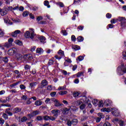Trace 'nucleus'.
Instances as JSON below:
<instances>
[{"label":"nucleus","instance_id":"obj_1","mask_svg":"<svg viewBox=\"0 0 126 126\" xmlns=\"http://www.w3.org/2000/svg\"><path fill=\"white\" fill-rule=\"evenodd\" d=\"M111 114H112L114 117H120V116H121L120 111L117 109H116V108H111Z\"/></svg>","mask_w":126,"mask_h":126},{"label":"nucleus","instance_id":"obj_2","mask_svg":"<svg viewBox=\"0 0 126 126\" xmlns=\"http://www.w3.org/2000/svg\"><path fill=\"white\" fill-rule=\"evenodd\" d=\"M117 72L118 75L121 76V75H124V66H119L117 68Z\"/></svg>","mask_w":126,"mask_h":126},{"label":"nucleus","instance_id":"obj_3","mask_svg":"<svg viewBox=\"0 0 126 126\" xmlns=\"http://www.w3.org/2000/svg\"><path fill=\"white\" fill-rule=\"evenodd\" d=\"M51 101L54 102V106L55 107H61V106H63V104L60 103V101L56 98L51 99Z\"/></svg>","mask_w":126,"mask_h":126},{"label":"nucleus","instance_id":"obj_4","mask_svg":"<svg viewBox=\"0 0 126 126\" xmlns=\"http://www.w3.org/2000/svg\"><path fill=\"white\" fill-rule=\"evenodd\" d=\"M17 51V49L16 48H11L8 51L7 54L9 56H13V55H14Z\"/></svg>","mask_w":126,"mask_h":126},{"label":"nucleus","instance_id":"obj_5","mask_svg":"<svg viewBox=\"0 0 126 126\" xmlns=\"http://www.w3.org/2000/svg\"><path fill=\"white\" fill-rule=\"evenodd\" d=\"M8 43H5L3 46L4 47H6V48H9V47H11L12 46V42H13V39L12 38H9L8 40Z\"/></svg>","mask_w":126,"mask_h":126},{"label":"nucleus","instance_id":"obj_6","mask_svg":"<svg viewBox=\"0 0 126 126\" xmlns=\"http://www.w3.org/2000/svg\"><path fill=\"white\" fill-rule=\"evenodd\" d=\"M59 112H60V110L58 109H54L51 111L52 114H53V117L56 118H58V116H59Z\"/></svg>","mask_w":126,"mask_h":126},{"label":"nucleus","instance_id":"obj_7","mask_svg":"<svg viewBox=\"0 0 126 126\" xmlns=\"http://www.w3.org/2000/svg\"><path fill=\"white\" fill-rule=\"evenodd\" d=\"M82 100L83 103H89V99L87 98L85 96H82L81 101Z\"/></svg>","mask_w":126,"mask_h":126},{"label":"nucleus","instance_id":"obj_8","mask_svg":"<svg viewBox=\"0 0 126 126\" xmlns=\"http://www.w3.org/2000/svg\"><path fill=\"white\" fill-rule=\"evenodd\" d=\"M36 40H40V42H44L45 40H46V38H45L44 36H39V35H37L36 37Z\"/></svg>","mask_w":126,"mask_h":126},{"label":"nucleus","instance_id":"obj_9","mask_svg":"<svg viewBox=\"0 0 126 126\" xmlns=\"http://www.w3.org/2000/svg\"><path fill=\"white\" fill-rule=\"evenodd\" d=\"M30 30L32 31L31 36H30V38L32 40V39H34V36H35V32H34V29L31 28L30 29Z\"/></svg>","mask_w":126,"mask_h":126},{"label":"nucleus","instance_id":"obj_10","mask_svg":"<svg viewBox=\"0 0 126 126\" xmlns=\"http://www.w3.org/2000/svg\"><path fill=\"white\" fill-rule=\"evenodd\" d=\"M22 109L21 108L16 107L13 110V113H14V114H17V113L20 112V111H22Z\"/></svg>","mask_w":126,"mask_h":126},{"label":"nucleus","instance_id":"obj_11","mask_svg":"<svg viewBox=\"0 0 126 126\" xmlns=\"http://www.w3.org/2000/svg\"><path fill=\"white\" fill-rule=\"evenodd\" d=\"M37 54H43L44 53V50L42 48H37L36 50Z\"/></svg>","mask_w":126,"mask_h":126},{"label":"nucleus","instance_id":"obj_12","mask_svg":"<svg viewBox=\"0 0 126 126\" xmlns=\"http://www.w3.org/2000/svg\"><path fill=\"white\" fill-rule=\"evenodd\" d=\"M80 95V92H74L73 93V96L74 98H78Z\"/></svg>","mask_w":126,"mask_h":126},{"label":"nucleus","instance_id":"obj_13","mask_svg":"<svg viewBox=\"0 0 126 126\" xmlns=\"http://www.w3.org/2000/svg\"><path fill=\"white\" fill-rule=\"evenodd\" d=\"M20 33H21V32L20 30H16L12 34V36L13 37H16L17 36V34H19Z\"/></svg>","mask_w":126,"mask_h":126},{"label":"nucleus","instance_id":"obj_14","mask_svg":"<svg viewBox=\"0 0 126 126\" xmlns=\"http://www.w3.org/2000/svg\"><path fill=\"white\" fill-rule=\"evenodd\" d=\"M37 84H38V83L36 82L30 83L29 87L30 88H34V87L37 85Z\"/></svg>","mask_w":126,"mask_h":126},{"label":"nucleus","instance_id":"obj_15","mask_svg":"<svg viewBox=\"0 0 126 126\" xmlns=\"http://www.w3.org/2000/svg\"><path fill=\"white\" fill-rule=\"evenodd\" d=\"M41 87H44L45 86H47L48 85V82H47V80H43L41 81Z\"/></svg>","mask_w":126,"mask_h":126},{"label":"nucleus","instance_id":"obj_16","mask_svg":"<svg viewBox=\"0 0 126 126\" xmlns=\"http://www.w3.org/2000/svg\"><path fill=\"white\" fill-rule=\"evenodd\" d=\"M77 110V108H76L75 106H71L69 108V111L70 112H75Z\"/></svg>","mask_w":126,"mask_h":126},{"label":"nucleus","instance_id":"obj_17","mask_svg":"<svg viewBox=\"0 0 126 126\" xmlns=\"http://www.w3.org/2000/svg\"><path fill=\"white\" fill-rule=\"evenodd\" d=\"M44 4L45 6H47L48 8H50V7H51V5H50V2L47 0L44 1Z\"/></svg>","mask_w":126,"mask_h":126},{"label":"nucleus","instance_id":"obj_18","mask_svg":"<svg viewBox=\"0 0 126 126\" xmlns=\"http://www.w3.org/2000/svg\"><path fill=\"white\" fill-rule=\"evenodd\" d=\"M101 112H107V113H109V112H111V109L109 108H103L101 109Z\"/></svg>","mask_w":126,"mask_h":126},{"label":"nucleus","instance_id":"obj_19","mask_svg":"<svg viewBox=\"0 0 126 126\" xmlns=\"http://www.w3.org/2000/svg\"><path fill=\"white\" fill-rule=\"evenodd\" d=\"M119 22H124V21H126V18L123 17H119L117 19Z\"/></svg>","mask_w":126,"mask_h":126},{"label":"nucleus","instance_id":"obj_20","mask_svg":"<svg viewBox=\"0 0 126 126\" xmlns=\"http://www.w3.org/2000/svg\"><path fill=\"white\" fill-rule=\"evenodd\" d=\"M19 57L20 58H21V59L23 58L25 61H29L28 55H25L24 57H23L21 55H19Z\"/></svg>","mask_w":126,"mask_h":126},{"label":"nucleus","instance_id":"obj_21","mask_svg":"<svg viewBox=\"0 0 126 126\" xmlns=\"http://www.w3.org/2000/svg\"><path fill=\"white\" fill-rule=\"evenodd\" d=\"M34 105H35V106H41V105H42V101L41 100L35 101L34 103Z\"/></svg>","mask_w":126,"mask_h":126},{"label":"nucleus","instance_id":"obj_22","mask_svg":"<svg viewBox=\"0 0 126 126\" xmlns=\"http://www.w3.org/2000/svg\"><path fill=\"white\" fill-rule=\"evenodd\" d=\"M83 60H84V57L82 56H80L78 57L77 59H76L77 62H82Z\"/></svg>","mask_w":126,"mask_h":126},{"label":"nucleus","instance_id":"obj_23","mask_svg":"<svg viewBox=\"0 0 126 126\" xmlns=\"http://www.w3.org/2000/svg\"><path fill=\"white\" fill-rule=\"evenodd\" d=\"M83 103V101L81 100H78L77 101L75 102V104L76 106H79L80 105H81Z\"/></svg>","mask_w":126,"mask_h":126},{"label":"nucleus","instance_id":"obj_24","mask_svg":"<svg viewBox=\"0 0 126 126\" xmlns=\"http://www.w3.org/2000/svg\"><path fill=\"white\" fill-rule=\"evenodd\" d=\"M25 37H26L27 38H30V32L29 31H27L25 33Z\"/></svg>","mask_w":126,"mask_h":126},{"label":"nucleus","instance_id":"obj_25","mask_svg":"<svg viewBox=\"0 0 126 126\" xmlns=\"http://www.w3.org/2000/svg\"><path fill=\"white\" fill-rule=\"evenodd\" d=\"M92 103H93V105H94V106H97V105H98V104H99V101H98V100L97 99H94L92 101Z\"/></svg>","mask_w":126,"mask_h":126},{"label":"nucleus","instance_id":"obj_26","mask_svg":"<svg viewBox=\"0 0 126 126\" xmlns=\"http://www.w3.org/2000/svg\"><path fill=\"white\" fill-rule=\"evenodd\" d=\"M58 90L61 91L62 90H66V87L65 86L63 87H59L58 89Z\"/></svg>","mask_w":126,"mask_h":126},{"label":"nucleus","instance_id":"obj_27","mask_svg":"<svg viewBox=\"0 0 126 126\" xmlns=\"http://www.w3.org/2000/svg\"><path fill=\"white\" fill-rule=\"evenodd\" d=\"M58 54L61 56V57H64V52L62 50H60L58 52Z\"/></svg>","mask_w":126,"mask_h":126},{"label":"nucleus","instance_id":"obj_28","mask_svg":"<svg viewBox=\"0 0 126 126\" xmlns=\"http://www.w3.org/2000/svg\"><path fill=\"white\" fill-rule=\"evenodd\" d=\"M15 44H17V45H19V46H22L23 43L21 41L19 40H17L15 41Z\"/></svg>","mask_w":126,"mask_h":126},{"label":"nucleus","instance_id":"obj_29","mask_svg":"<svg viewBox=\"0 0 126 126\" xmlns=\"http://www.w3.org/2000/svg\"><path fill=\"white\" fill-rule=\"evenodd\" d=\"M29 15V12L27 11H25L23 13V16L24 17H26V16H28Z\"/></svg>","mask_w":126,"mask_h":126},{"label":"nucleus","instance_id":"obj_30","mask_svg":"<svg viewBox=\"0 0 126 126\" xmlns=\"http://www.w3.org/2000/svg\"><path fill=\"white\" fill-rule=\"evenodd\" d=\"M77 40H78V42H82L83 40H84V38L80 36L77 37Z\"/></svg>","mask_w":126,"mask_h":126},{"label":"nucleus","instance_id":"obj_31","mask_svg":"<svg viewBox=\"0 0 126 126\" xmlns=\"http://www.w3.org/2000/svg\"><path fill=\"white\" fill-rule=\"evenodd\" d=\"M40 114V111L38 110L34 111L32 112V116H37V115H39Z\"/></svg>","mask_w":126,"mask_h":126},{"label":"nucleus","instance_id":"obj_32","mask_svg":"<svg viewBox=\"0 0 126 126\" xmlns=\"http://www.w3.org/2000/svg\"><path fill=\"white\" fill-rule=\"evenodd\" d=\"M43 119L44 121H49V120H50V116L48 115H45L43 117Z\"/></svg>","mask_w":126,"mask_h":126},{"label":"nucleus","instance_id":"obj_33","mask_svg":"<svg viewBox=\"0 0 126 126\" xmlns=\"http://www.w3.org/2000/svg\"><path fill=\"white\" fill-rule=\"evenodd\" d=\"M126 21L120 23V25L122 28H125L126 27Z\"/></svg>","mask_w":126,"mask_h":126},{"label":"nucleus","instance_id":"obj_34","mask_svg":"<svg viewBox=\"0 0 126 126\" xmlns=\"http://www.w3.org/2000/svg\"><path fill=\"white\" fill-rule=\"evenodd\" d=\"M51 101H52V99H50L49 98H46L45 102L46 104H51Z\"/></svg>","mask_w":126,"mask_h":126},{"label":"nucleus","instance_id":"obj_35","mask_svg":"<svg viewBox=\"0 0 126 126\" xmlns=\"http://www.w3.org/2000/svg\"><path fill=\"white\" fill-rule=\"evenodd\" d=\"M77 122H78L77 119H73L72 121V124L73 125V126H75L77 125Z\"/></svg>","mask_w":126,"mask_h":126},{"label":"nucleus","instance_id":"obj_36","mask_svg":"<svg viewBox=\"0 0 126 126\" xmlns=\"http://www.w3.org/2000/svg\"><path fill=\"white\" fill-rule=\"evenodd\" d=\"M56 4H57V5H59L60 7H63V6H64V5H63V3L62 2H58L56 3Z\"/></svg>","mask_w":126,"mask_h":126},{"label":"nucleus","instance_id":"obj_37","mask_svg":"<svg viewBox=\"0 0 126 126\" xmlns=\"http://www.w3.org/2000/svg\"><path fill=\"white\" fill-rule=\"evenodd\" d=\"M84 73L83 72H79L77 74V77H80V76H83Z\"/></svg>","mask_w":126,"mask_h":126},{"label":"nucleus","instance_id":"obj_38","mask_svg":"<svg viewBox=\"0 0 126 126\" xmlns=\"http://www.w3.org/2000/svg\"><path fill=\"white\" fill-rule=\"evenodd\" d=\"M97 116L98 117H99L100 119H104L105 118V116H104V115L102 113H98L97 114Z\"/></svg>","mask_w":126,"mask_h":126},{"label":"nucleus","instance_id":"obj_39","mask_svg":"<svg viewBox=\"0 0 126 126\" xmlns=\"http://www.w3.org/2000/svg\"><path fill=\"white\" fill-rule=\"evenodd\" d=\"M67 94V91H61L59 93V94L60 95H65V94Z\"/></svg>","mask_w":126,"mask_h":126},{"label":"nucleus","instance_id":"obj_40","mask_svg":"<svg viewBox=\"0 0 126 126\" xmlns=\"http://www.w3.org/2000/svg\"><path fill=\"white\" fill-rule=\"evenodd\" d=\"M20 88L21 89V90H25L26 89V87L23 84L20 85Z\"/></svg>","mask_w":126,"mask_h":126},{"label":"nucleus","instance_id":"obj_41","mask_svg":"<svg viewBox=\"0 0 126 126\" xmlns=\"http://www.w3.org/2000/svg\"><path fill=\"white\" fill-rule=\"evenodd\" d=\"M85 107H86V105L82 104L80 106V110H84V109H85Z\"/></svg>","mask_w":126,"mask_h":126},{"label":"nucleus","instance_id":"obj_42","mask_svg":"<svg viewBox=\"0 0 126 126\" xmlns=\"http://www.w3.org/2000/svg\"><path fill=\"white\" fill-rule=\"evenodd\" d=\"M13 0H4L6 4H10V2H12Z\"/></svg>","mask_w":126,"mask_h":126},{"label":"nucleus","instance_id":"obj_43","mask_svg":"<svg viewBox=\"0 0 126 126\" xmlns=\"http://www.w3.org/2000/svg\"><path fill=\"white\" fill-rule=\"evenodd\" d=\"M103 105H104V103H103V101L101 100L99 101L98 107L102 108Z\"/></svg>","mask_w":126,"mask_h":126},{"label":"nucleus","instance_id":"obj_44","mask_svg":"<svg viewBox=\"0 0 126 126\" xmlns=\"http://www.w3.org/2000/svg\"><path fill=\"white\" fill-rule=\"evenodd\" d=\"M20 83V82H18L12 84L10 85V87H14V86H16V85H18Z\"/></svg>","mask_w":126,"mask_h":126},{"label":"nucleus","instance_id":"obj_45","mask_svg":"<svg viewBox=\"0 0 126 126\" xmlns=\"http://www.w3.org/2000/svg\"><path fill=\"white\" fill-rule=\"evenodd\" d=\"M26 121H27V117H23L21 120V122H22V123L26 122Z\"/></svg>","mask_w":126,"mask_h":126},{"label":"nucleus","instance_id":"obj_46","mask_svg":"<svg viewBox=\"0 0 126 126\" xmlns=\"http://www.w3.org/2000/svg\"><path fill=\"white\" fill-rule=\"evenodd\" d=\"M118 21V20L117 19H112L111 20V24H115V23H117V21Z\"/></svg>","mask_w":126,"mask_h":126},{"label":"nucleus","instance_id":"obj_47","mask_svg":"<svg viewBox=\"0 0 126 126\" xmlns=\"http://www.w3.org/2000/svg\"><path fill=\"white\" fill-rule=\"evenodd\" d=\"M43 117L42 116H37L36 117V120L37 121H43Z\"/></svg>","mask_w":126,"mask_h":126},{"label":"nucleus","instance_id":"obj_48","mask_svg":"<svg viewBox=\"0 0 126 126\" xmlns=\"http://www.w3.org/2000/svg\"><path fill=\"white\" fill-rule=\"evenodd\" d=\"M69 111V109H68V108H64L63 109V114H68V112Z\"/></svg>","mask_w":126,"mask_h":126},{"label":"nucleus","instance_id":"obj_49","mask_svg":"<svg viewBox=\"0 0 126 126\" xmlns=\"http://www.w3.org/2000/svg\"><path fill=\"white\" fill-rule=\"evenodd\" d=\"M88 119V116H83L81 118V120L82 121H85Z\"/></svg>","mask_w":126,"mask_h":126},{"label":"nucleus","instance_id":"obj_50","mask_svg":"<svg viewBox=\"0 0 126 126\" xmlns=\"http://www.w3.org/2000/svg\"><path fill=\"white\" fill-rule=\"evenodd\" d=\"M49 120H50V121H56V119H57V117L54 116H49Z\"/></svg>","mask_w":126,"mask_h":126},{"label":"nucleus","instance_id":"obj_51","mask_svg":"<svg viewBox=\"0 0 126 126\" xmlns=\"http://www.w3.org/2000/svg\"><path fill=\"white\" fill-rule=\"evenodd\" d=\"M12 21L13 22H15V23H17V22H20V20L19 19L16 18V19H12Z\"/></svg>","mask_w":126,"mask_h":126},{"label":"nucleus","instance_id":"obj_52","mask_svg":"<svg viewBox=\"0 0 126 126\" xmlns=\"http://www.w3.org/2000/svg\"><path fill=\"white\" fill-rule=\"evenodd\" d=\"M53 63H54V60H50L48 63L49 65H52Z\"/></svg>","mask_w":126,"mask_h":126},{"label":"nucleus","instance_id":"obj_53","mask_svg":"<svg viewBox=\"0 0 126 126\" xmlns=\"http://www.w3.org/2000/svg\"><path fill=\"white\" fill-rule=\"evenodd\" d=\"M2 117L5 120H7L8 119V116L5 113L2 114Z\"/></svg>","mask_w":126,"mask_h":126},{"label":"nucleus","instance_id":"obj_54","mask_svg":"<svg viewBox=\"0 0 126 126\" xmlns=\"http://www.w3.org/2000/svg\"><path fill=\"white\" fill-rule=\"evenodd\" d=\"M122 55H123V59L124 60H126V51H123L122 52Z\"/></svg>","mask_w":126,"mask_h":126},{"label":"nucleus","instance_id":"obj_55","mask_svg":"<svg viewBox=\"0 0 126 126\" xmlns=\"http://www.w3.org/2000/svg\"><path fill=\"white\" fill-rule=\"evenodd\" d=\"M74 49H75V50H76V51H77V50H80V46H79L78 45H75L74 46Z\"/></svg>","mask_w":126,"mask_h":126},{"label":"nucleus","instance_id":"obj_56","mask_svg":"<svg viewBox=\"0 0 126 126\" xmlns=\"http://www.w3.org/2000/svg\"><path fill=\"white\" fill-rule=\"evenodd\" d=\"M125 122L122 120L119 121V125L120 126H124Z\"/></svg>","mask_w":126,"mask_h":126},{"label":"nucleus","instance_id":"obj_57","mask_svg":"<svg viewBox=\"0 0 126 126\" xmlns=\"http://www.w3.org/2000/svg\"><path fill=\"white\" fill-rule=\"evenodd\" d=\"M3 124H4V120L2 119V118H0V125H1V126H2Z\"/></svg>","mask_w":126,"mask_h":126},{"label":"nucleus","instance_id":"obj_58","mask_svg":"<svg viewBox=\"0 0 126 126\" xmlns=\"http://www.w3.org/2000/svg\"><path fill=\"white\" fill-rule=\"evenodd\" d=\"M42 19H43V18L42 17V16L37 17V18H36L37 23L39 22L40 20H42Z\"/></svg>","mask_w":126,"mask_h":126},{"label":"nucleus","instance_id":"obj_59","mask_svg":"<svg viewBox=\"0 0 126 126\" xmlns=\"http://www.w3.org/2000/svg\"><path fill=\"white\" fill-rule=\"evenodd\" d=\"M80 0H74V4H77V3H79L80 2Z\"/></svg>","mask_w":126,"mask_h":126},{"label":"nucleus","instance_id":"obj_60","mask_svg":"<svg viewBox=\"0 0 126 126\" xmlns=\"http://www.w3.org/2000/svg\"><path fill=\"white\" fill-rule=\"evenodd\" d=\"M22 100H27V96L23 95L21 97Z\"/></svg>","mask_w":126,"mask_h":126},{"label":"nucleus","instance_id":"obj_61","mask_svg":"<svg viewBox=\"0 0 126 126\" xmlns=\"http://www.w3.org/2000/svg\"><path fill=\"white\" fill-rule=\"evenodd\" d=\"M4 33L3 32V31L1 29H0V37H2L3 36Z\"/></svg>","mask_w":126,"mask_h":126},{"label":"nucleus","instance_id":"obj_62","mask_svg":"<svg viewBox=\"0 0 126 126\" xmlns=\"http://www.w3.org/2000/svg\"><path fill=\"white\" fill-rule=\"evenodd\" d=\"M104 103L106 106H109V104H110V100L106 99Z\"/></svg>","mask_w":126,"mask_h":126},{"label":"nucleus","instance_id":"obj_63","mask_svg":"<svg viewBox=\"0 0 126 126\" xmlns=\"http://www.w3.org/2000/svg\"><path fill=\"white\" fill-rule=\"evenodd\" d=\"M103 126H111V124L110 123L106 122L103 125Z\"/></svg>","mask_w":126,"mask_h":126},{"label":"nucleus","instance_id":"obj_64","mask_svg":"<svg viewBox=\"0 0 126 126\" xmlns=\"http://www.w3.org/2000/svg\"><path fill=\"white\" fill-rule=\"evenodd\" d=\"M31 68V66H29V65H26L25 66V69H26V70H28V69H29Z\"/></svg>","mask_w":126,"mask_h":126}]
</instances>
